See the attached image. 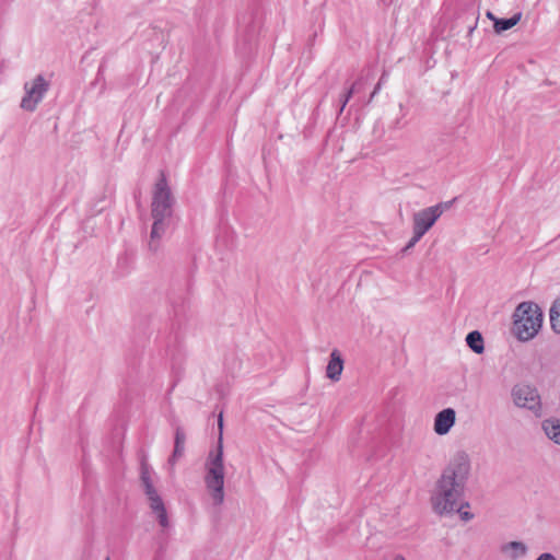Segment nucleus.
Returning a JSON list of instances; mask_svg holds the SVG:
<instances>
[{
	"instance_id": "obj_1",
	"label": "nucleus",
	"mask_w": 560,
	"mask_h": 560,
	"mask_svg": "<svg viewBox=\"0 0 560 560\" xmlns=\"http://www.w3.org/2000/svg\"><path fill=\"white\" fill-rule=\"evenodd\" d=\"M470 474V459L466 452H457L443 469L431 497L433 511L439 515L453 514L455 506L464 501L466 483Z\"/></svg>"
},
{
	"instance_id": "obj_2",
	"label": "nucleus",
	"mask_w": 560,
	"mask_h": 560,
	"mask_svg": "<svg viewBox=\"0 0 560 560\" xmlns=\"http://www.w3.org/2000/svg\"><path fill=\"white\" fill-rule=\"evenodd\" d=\"M175 198L171 191L166 175L161 172L154 185L151 217L153 219L148 248L152 254H158L161 248L162 237L176 225L174 215Z\"/></svg>"
},
{
	"instance_id": "obj_3",
	"label": "nucleus",
	"mask_w": 560,
	"mask_h": 560,
	"mask_svg": "<svg viewBox=\"0 0 560 560\" xmlns=\"http://www.w3.org/2000/svg\"><path fill=\"white\" fill-rule=\"evenodd\" d=\"M219 436L217 447L210 451L205 463V483L214 505L224 501V453H223V415L218 418Z\"/></svg>"
},
{
	"instance_id": "obj_4",
	"label": "nucleus",
	"mask_w": 560,
	"mask_h": 560,
	"mask_svg": "<svg viewBox=\"0 0 560 560\" xmlns=\"http://www.w3.org/2000/svg\"><path fill=\"white\" fill-rule=\"evenodd\" d=\"M544 313L532 301L520 303L513 313L512 331L520 341L532 340L541 329Z\"/></svg>"
},
{
	"instance_id": "obj_5",
	"label": "nucleus",
	"mask_w": 560,
	"mask_h": 560,
	"mask_svg": "<svg viewBox=\"0 0 560 560\" xmlns=\"http://www.w3.org/2000/svg\"><path fill=\"white\" fill-rule=\"evenodd\" d=\"M456 199L457 198H454L451 201L440 202L435 206H431L416 212L412 219L413 235L406 244V246L401 249V252L407 253L410 248H412L422 238V236L435 224V222L443 214V212L452 207Z\"/></svg>"
},
{
	"instance_id": "obj_6",
	"label": "nucleus",
	"mask_w": 560,
	"mask_h": 560,
	"mask_svg": "<svg viewBox=\"0 0 560 560\" xmlns=\"http://www.w3.org/2000/svg\"><path fill=\"white\" fill-rule=\"evenodd\" d=\"M514 404L520 408H525L536 417L541 416L540 395L536 387L527 384H516L511 392Z\"/></svg>"
},
{
	"instance_id": "obj_7",
	"label": "nucleus",
	"mask_w": 560,
	"mask_h": 560,
	"mask_svg": "<svg viewBox=\"0 0 560 560\" xmlns=\"http://www.w3.org/2000/svg\"><path fill=\"white\" fill-rule=\"evenodd\" d=\"M49 84L42 74L35 77L31 83H25V95L21 101V107L25 110H35L37 104L48 91Z\"/></svg>"
},
{
	"instance_id": "obj_8",
	"label": "nucleus",
	"mask_w": 560,
	"mask_h": 560,
	"mask_svg": "<svg viewBox=\"0 0 560 560\" xmlns=\"http://www.w3.org/2000/svg\"><path fill=\"white\" fill-rule=\"evenodd\" d=\"M456 412L453 408H445L434 418V432L439 435L447 434L455 424Z\"/></svg>"
},
{
	"instance_id": "obj_9",
	"label": "nucleus",
	"mask_w": 560,
	"mask_h": 560,
	"mask_svg": "<svg viewBox=\"0 0 560 560\" xmlns=\"http://www.w3.org/2000/svg\"><path fill=\"white\" fill-rule=\"evenodd\" d=\"M343 358L338 349L330 352V358L326 366V376L332 382H337L341 377L343 371Z\"/></svg>"
},
{
	"instance_id": "obj_10",
	"label": "nucleus",
	"mask_w": 560,
	"mask_h": 560,
	"mask_svg": "<svg viewBox=\"0 0 560 560\" xmlns=\"http://www.w3.org/2000/svg\"><path fill=\"white\" fill-rule=\"evenodd\" d=\"M185 442H186V434L182 427H177L175 429V436H174V450L172 455L168 458L170 465H175L176 462L184 455L185 452Z\"/></svg>"
},
{
	"instance_id": "obj_11",
	"label": "nucleus",
	"mask_w": 560,
	"mask_h": 560,
	"mask_svg": "<svg viewBox=\"0 0 560 560\" xmlns=\"http://www.w3.org/2000/svg\"><path fill=\"white\" fill-rule=\"evenodd\" d=\"M542 430L546 435L553 441L556 444L560 445V419L559 418H549L542 421Z\"/></svg>"
},
{
	"instance_id": "obj_12",
	"label": "nucleus",
	"mask_w": 560,
	"mask_h": 560,
	"mask_svg": "<svg viewBox=\"0 0 560 560\" xmlns=\"http://www.w3.org/2000/svg\"><path fill=\"white\" fill-rule=\"evenodd\" d=\"M466 343L476 354H481L485 351V340L481 332L478 330H472L467 334Z\"/></svg>"
},
{
	"instance_id": "obj_13",
	"label": "nucleus",
	"mask_w": 560,
	"mask_h": 560,
	"mask_svg": "<svg viewBox=\"0 0 560 560\" xmlns=\"http://www.w3.org/2000/svg\"><path fill=\"white\" fill-rule=\"evenodd\" d=\"M522 13H516L511 18H499L494 19L493 28L497 34H501L505 31L514 27L521 20Z\"/></svg>"
},
{
	"instance_id": "obj_14",
	"label": "nucleus",
	"mask_w": 560,
	"mask_h": 560,
	"mask_svg": "<svg viewBox=\"0 0 560 560\" xmlns=\"http://www.w3.org/2000/svg\"><path fill=\"white\" fill-rule=\"evenodd\" d=\"M508 550H513V553L511 555L512 559H517L520 557H523L527 552V547L522 541H510L508 544H504L501 546V551L506 552Z\"/></svg>"
},
{
	"instance_id": "obj_15",
	"label": "nucleus",
	"mask_w": 560,
	"mask_h": 560,
	"mask_svg": "<svg viewBox=\"0 0 560 560\" xmlns=\"http://www.w3.org/2000/svg\"><path fill=\"white\" fill-rule=\"evenodd\" d=\"M551 329L560 335V299H557L549 311Z\"/></svg>"
},
{
	"instance_id": "obj_16",
	"label": "nucleus",
	"mask_w": 560,
	"mask_h": 560,
	"mask_svg": "<svg viewBox=\"0 0 560 560\" xmlns=\"http://www.w3.org/2000/svg\"><path fill=\"white\" fill-rule=\"evenodd\" d=\"M362 86V80H358L355 82H353L351 84V86L347 90V92L342 95V98L340 100V113L343 110V108L346 107L347 103L349 102V100L351 98V96L353 95V93H357L360 91Z\"/></svg>"
},
{
	"instance_id": "obj_17",
	"label": "nucleus",
	"mask_w": 560,
	"mask_h": 560,
	"mask_svg": "<svg viewBox=\"0 0 560 560\" xmlns=\"http://www.w3.org/2000/svg\"><path fill=\"white\" fill-rule=\"evenodd\" d=\"M469 506V502L464 500L455 506L454 513H458L462 521L468 522L474 518V514L464 509Z\"/></svg>"
},
{
	"instance_id": "obj_18",
	"label": "nucleus",
	"mask_w": 560,
	"mask_h": 560,
	"mask_svg": "<svg viewBox=\"0 0 560 560\" xmlns=\"http://www.w3.org/2000/svg\"><path fill=\"white\" fill-rule=\"evenodd\" d=\"M149 506L152 512H158L165 508L164 502L159 493L148 497Z\"/></svg>"
},
{
	"instance_id": "obj_19",
	"label": "nucleus",
	"mask_w": 560,
	"mask_h": 560,
	"mask_svg": "<svg viewBox=\"0 0 560 560\" xmlns=\"http://www.w3.org/2000/svg\"><path fill=\"white\" fill-rule=\"evenodd\" d=\"M151 474V466L143 459L140 465V481H144V479L152 480Z\"/></svg>"
},
{
	"instance_id": "obj_20",
	"label": "nucleus",
	"mask_w": 560,
	"mask_h": 560,
	"mask_svg": "<svg viewBox=\"0 0 560 560\" xmlns=\"http://www.w3.org/2000/svg\"><path fill=\"white\" fill-rule=\"evenodd\" d=\"M153 513L156 515V520L161 527L167 528L170 526V521L165 508Z\"/></svg>"
},
{
	"instance_id": "obj_21",
	"label": "nucleus",
	"mask_w": 560,
	"mask_h": 560,
	"mask_svg": "<svg viewBox=\"0 0 560 560\" xmlns=\"http://www.w3.org/2000/svg\"><path fill=\"white\" fill-rule=\"evenodd\" d=\"M141 485L147 498L158 493V490L155 489L152 480L144 479V481H141Z\"/></svg>"
},
{
	"instance_id": "obj_22",
	"label": "nucleus",
	"mask_w": 560,
	"mask_h": 560,
	"mask_svg": "<svg viewBox=\"0 0 560 560\" xmlns=\"http://www.w3.org/2000/svg\"><path fill=\"white\" fill-rule=\"evenodd\" d=\"M385 78V69L382 70V74L378 79L377 84L375 85L373 92L371 93V100L381 91L383 79Z\"/></svg>"
},
{
	"instance_id": "obj_23",
	"label": "nucleus",
	"mask_w": 560,
	"mask_h": 560,
	"mask_svg": "<svg viewBox=\"0 0 560 560\" xmlns=\"http://www.w3.org/2000/svg\"><path fill=\"white\" fill-rule=\"evenodd\" d=\"M536 560H557V558L552 553L544 552Z\"/></svg>"
},
{
	"instance_id": "obj_24",
	"label": "nucleus",
	"mask_w": 560,
	"mask_h": 560,
	"mask_svg": "<svg viewBox=\"0 0 560 560\" xmlns=\"http://www.w3.org/2000/svg\"><path fill=\"white\" fill-rule=\"evenodd\" d=\"M164 552H165V549L163 546H160L158 551H156V555H155V558L154 560H162L163 556H164Z\"/></svg>"
},
{
	"instance_id": "obj_25",
	"label": "nucleus",
	"mask_w": 560,
	"mask_h": 560,
	"mask_svg": "<svg viewBox=\"0 0 560 560\" xmlns=\"http://www.w3.org/2000/svg\"><path fill=\"white\" fill-rule=\"evenodd\" d=\"M376 539H377V535H373V536L369 537L366 540L368 547L373 548Z\"/></svg>"
},
{
	"instance_id": "obj_26",
	"label": "nucleus",
	"mask_w": 560,
	"mask_h": 560,
	"mask_svg": "<svg viewBox=\"0 0 560 560\" xmlns=\"http://www.w3.org/2000/svg\"><path fill=\"white\" fill-rule=\"evenodd\" d=\"M487 16L494 22V19H498L491 11L487 12Z\"/></svg>"
},
{
	"instance_id": "obj_27",
	"label": "nucleus",
	"mask_w": 560,
	"mask_h": 560,
	"mask_svg": "<svg viewBox=\"0 0 560 560\" xmlns=\"http://www.w3.org/2000/svg\"><path fill=\"white\" fill-rule=\"evenodd\" d=\"M394 560H406L405 557L400 556V555H397Z\"/></svg>"
},
{
	"instance_id": "obj_28",
	"label": "nucleus",
	"mask_w": 560,
	"mask_h": 560,
	"mask_svg": "<svg viewBox=\"0 0 560 560\" xmlns=\"http://www.w3.org/2000/svg\"><path fill=\"white\" fill-rule=\"evenodd\" d=\"M398 125H399V120H396V122H395V126H394V127L396 128V127H398Z\"/></svg>"
},
{
	"instance_id": "obj_29",
	"label": "nucleus",
	"mask_w": 560,
	"mask_h": 560,
	"mask_svg": "<svg viewBox=\"0 0 560 560\" xmlns=\"http://www.w3.org/2000/svg\"><path fill=\"white\" fill-rule=\"evenodd\" d=\"M106 560H109V557H107Z\"/></svg>"
}]
</instances>
